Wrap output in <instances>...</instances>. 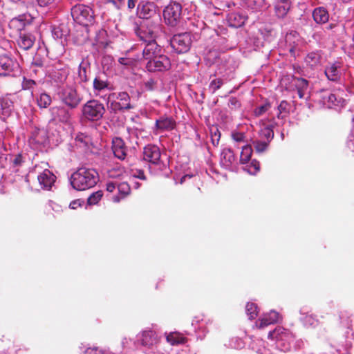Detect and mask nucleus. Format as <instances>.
I'll return each instance as SVG.
<instances>
[{
    "instance_id": "obj_44",
    "label": "nucleus",
    "mask_w": 354,
    "mask_h": 354,
    "mask_svg": "<svg viewBox=\"0 0 354 354\" xmlns=\"http://www.w3.org/2000/svg\"><path fill=\"white\" fill-rule=\"evenodd\" d=\"M271 107V104L269 102H266L262 105H260L255 108L254 110V114L257 117H259L268 111Z\"/></svg>"
},
{
    "instance_id": "obj_43",
    "label": "nucleus",
    "mask_w": 354,
    "mask_h": 354,
    "mask_svg": "<svg viewBox=\"0 0 354 354\" xmlns=\"http://www.w3.org/2000/svg\"><path fill=\"white\" fill-rule=\"evenodd\" d=\"M257 306L253 303H248L245 306V311L250 319H253L257 316Z\"/></svg>"
},
{
    "instance_id": "obj_48",
    "label": "nucleus",
    "mask_w": 354,
    "mask_h": 354,
    "mask_svg": "<svg viewBox=\"0 0 354 354\" xmlns=\"http://www.w3.org/2000/svg\"><path fill=\"white\" fill-rule=\"evenodd\" d=\"M118 189L120 194L122 195V198H124L130 193V187L126 182H122L118 185Z\"/></svg>"
},
{
    "instance_id": "obj_59",
    "label": "nucleus",
    "mask_w": 354,
    "mask_h": 354,
    "mask_svg": "<svg viewBox=\"0 0 354 354\" xmlns=\"http://www.w3.org/2000/svg\"><path fill=\"white\" fill-rule=\"evenodd\" d=\"M140 1L141 0H127V8L130 11L133 10Z\"/></svg>"
},
{
    "instance_id": "obj_5",
    "label": "nucleus",
    "mask_w": 354,
    "mask_h": 354,
    "mask_svg": "<svg viewBox=\"0 0 354 354\" xmlns=\"http://www.w3.org/2000/svg\"><path fill=\"white\" fill-rule=\"evenodd\" d=\"M105 113L104 104L96 99L87 101L82 107V118L88 122L100 121Z\"/></svg>"
},
{
    "instance_id": "obj_39",
    "label": "nucleus",
    "mask_w": 354,
    "mask_h": 354,
    "mask_svg": "<svg viewBox=\"0 0 354 354\" xmlns=\"http://www.w3.org/2000/svg\"><path fill=\"white\" fill-rule=\"evenodd\" d=\"M321 55L317 52H311L307 55L305 62L311 67L318 65L320 62Z\"/></svg>"
},
{
    "instance_id": "obj_34",
    "label": "nucleus",
    "mask_w": 354,
    "mask_h": 354,
    "mask_svg": "<svg viewBox=\"0 0 354 354\" xmlns=\"http://www.w3.org/2000/svg\"><path fill=\"white\" fill-rule=\"evenodd\" d=\"M46 61L47 58L45 55V52L40 49L37 50L33 57L31 64L32 67L43 68L45 66Z\"/></svg>"
},
{
    "instance_id": "obj_60",
    "label": "nucleus",
    "mask_w": 354,
    "mask_h": 354,
    "mask_svg": "<svg viewBox=\"0 0 354 354\" xmlns=\"http://www.w3.org/2000/svg\"><path fill=\"white\" fill-rule=\"evenodd\" d=\"M108 1L112 3L118 9H120L125 4V0H108Z\"/></svg>"
},
{
    "instance_id": "obj_13",
    "label": "nucleus",
    "mask_w": 354,
    "mask_h": 354,
    "mask_svg": "<svg viewBox=\"0 0 354 354\" xmlns=\"http://www.w3.org/2000/svg\"><path fill=\"white\" fill-rule=\"evenodd\" d=\"M146 68L149 72H163L169 70L171 62L167 55L162 53L146 64Z\"/></svg>"
},
{
    "instance_id": "obj_41",
    "label": "nucleus",
    "mask_w": 354,
    "mask_h": 354,
    "mask_svg": "<svg viewBox=\"0 0 354 354\" xmlns=\"http://www.w3.org/2000/svg\"><path fill=\"white\" fill-rule=\"evenodd\" d=\"M246 6L252 10H258L266 7V0H245Z\"/></svg>"
},
{
    "instance_id": "obj_8",
    "label": "nucleus",
    "mask_w": 354,
    "mask_h": 354,
    "mask_svg": "<svg viewBox=\"0 0 354 354\" xmlns=\"http://www.w3.org/2000/svg\"><path fill=\"white\" fill-rule=\"evenodd\" d=\"M136 34L140 40L146 43L142 50V57L144 59L150 62L151 59L162 53V47L158 45L156 41L161 34H157L153 37L148 35H146V37H142V35H141L140 32H136Z\"/></svg>"
},
{
    "instance_id": "obj_12",
    "label": "nucleus",
    "mask_w": 354,
    "mask_h": 354,
    "mask_svg": "<svg viewBox=\"0 0 354 354\" xmlns=\"http://www.w3.org/2000/svg\"><path fill=\"white\" fill-rule=\"evenodd\" d=\"M20 73L16 60L6 55H0V76H15Z\"/></svg>"
},
{
    "instance_id": "obj_46",
    "label": "nucleus",
    "mask_w": 354,
    "mask_h": 354,
    "mask_svg": "<svg viewBox=\"0 0 354 354\" xmlns=\"http://www.w3.org/2000/svg\"><path fill=\"white\" fill-rule=\"evenodd\" d=\"M224 84V81L221 78L214 79L211 81L209 88L212 93H214Z\"/></svg>"
},
{
    "instance_id": "obj_52",
    "label": "nucleus",
    "mask_w": 354,
    "mask_h": 354,
    "mask_svg": "<svg viewBox=\"0 0 354 354\" xmlns=\"http://www.w3.org/2000/svg\"><path fill=\"white\" fill-rule=\"evenodd\" d=\"M288 106H289V104L286 101L283 100L281 102L279 105L277 106V110H278L277 118H283V116H281V114L283 113H288Z\"/></svg>"
},
{
    "instance_id": "obj_57",
    "label": "nucleus",
    "mask_w": 354,
    "mask_h": 354,
    "mask_svg": "<svg viewBox=\"0 0 354 354\" xmlns=\"http://www.w3.org/2000/svg\"><path fill=\"white\" fill-rule=\"evenodd\" d=\"M270 324H272L271 323H270V322L268 321V319L265 317L263 316V317H262L261 319H260L258 322H257V326H258V328H263L266 326H268V325Z\"/></svg>"
},
{
    "instance_id": "obj_18",
    "label": "nucleus",
    "mask_w": 354,
    "mask_h": 354,
    "mask_svg": "<svg viewBox=\"0 0 354 354\" xmlns=\"http://www.w3.org/2000/svg\"><path fill=\"white\" fill-rule=\"evenodd\" d=\"M32 21V16L28 13H24L12 18L9 22V26L15 28L17 31H21L26 26L31 24Z\"/></svg>"
},
{
    "instance_id": "obj_6",
    "label": "nucleus",
    "mask_w": 354,
    "mask_h": 354,
    "mask_svg": "<svg viewBox=\"0 0 354 354\" xmlns=\"http://www.w3.org/2000/svg\"><path fill=\"white\" fill-rule=\"evenodd\" d=\"M268 337L274 339L277 348L283 352L290 350L291 343L294 339V336L290 330L280 326L270 331Z\"/></svg>"
},
{
    "instance_id": "obj_32",
    "label": "nucleus",
    "mask_w": 354,
    "mask_h": 354,
    "mask_svg": "<svg viewBox=\"0 0 354 354\" xmlns=\"http://www.w3.org/2000/svg\"><path fill=\"white\" fill-rule=\"evenodd\" d=\"M300 314L304 315L301 319L304 324L307 326L315 327L318 324V319L316 316L313 314H309L307 308H302L300 309Z\"/></svg>"
},
{
    "instance_id": "obj_35",
    "label": "nucleus",
    "mask_w": 354,
    "mask_h": 354,
    "mask_svg": "<svg viewBox=\"0 0 354 354\" xmlns=\"http://www.w3.org/2000/svg\"><path fill=\"white\" fill-rule=\"evenodd\" d=\"M68 72L65 69L55 70L51 75L52 80L57 84H63L67 79Z\"/></svg>"
},
{
    "instance_id": "obj_24",
    "label": "nucleus",
    "mask_w": 354,
    "mask_h": 354,
    "mask_svg": "<svg viewBox=\"0 0 354 354\" xmlns=\"http://www.w3.org/2000/svg\"><path fill=\"white\" fill-rule=\"evenodd\" d=\"M342 64L339 62H330L325 68V75L328 80L333 82H337L340 78L339 69Z\"/></svg>"
},
{
    "instance_id": "obj_22",
    "label": "nucleus",
    "mask_w": 354,
    "mask_h": 354,
    "mask_svg": "<svg viewBox=\"0 0 354 354\" xmlns=\"http://www.w3.org/2000/svg\"><path fill=\"white\" fill-rule=\"evenodd\" d=\"M138 340L144 346H152L159 342V338L156 333L152 330H146L142 331L141 335L138 337Z\"/></svg>"
},
{
    "instance_id": "obj_21",
    "label": "nucleus",
    "mask_w": 354,
    "mask_h": 354,
    "mask_svg": "<svg viewBox=\"0 0 354 354\" xmlns=\"http://www.w3.org/2000/svg\"><path fill=\"white\" fill-rule=\"evenodd\" d=\"M221 162L225 169H231L237 164V159L230 148L223 149L221 155Z\"/></svg>"
},
{
    "instance_id": "obj_15",
    "label": "nucleus",
    "mask_w": 354,
    "mask_h": 354,
    "mask_svg": "<svg viewBox=\"0 0 354 354\" xmlns=\"http://www.w3.org/2000/svg\"><path fill=\"white\" fill-rule=\"evenodd\" d=\"M51 115L50 120L53 122H59L64 124L70 122L71 113L63 106H53L50 109Z\"/></svg>"
},
{
    "instance_id": "obj_56",
    "label": "nucleus",
    "mask_w": 354,
    "mask_h": 354,
    "mask_svg": "<svg viewBox=\"0 0 354 354\" xmlns=\"http://www.w3.org/2000/svg\"><path fill=\"white\" fill-rule=\"evenodd\" d=\"M35 85V82L32 80L24 79L22 83V87L24 89H30Z\"/></svg>"
},
{
    "instance_id": "obj_45",
    "label": "nucleus",
    "mask_w": 354,
    "mask_h": 354,
    "mask_svg": "<svg viewBox=\"0 0 354 354\" xmlns=\"http://www.w3.org/2000/svg\"><path fill=\"white\" fill-rule=\"evenodd\" d=\"M102 196H103V192L101 190L93 193L88 198V203L89 205L97 204L101 200Z\"/></svg>"
},
{
    "instance_id": "obj_53",
    "label": "nucleus",
    "mask_w": 354,
    "mask_h": 354,
    "mask_svg": "<svg viewBox=\"0 0 354 354\" xmlns=\"http://www.w3.org/2000/svg\"><path fill=\"white\" fill-rule=\"evenodd\" d=\"M259 169H260L259 162L256 160H252L249 166V168L248 169V172L250 174L254 175L259 171Z\"/></svg>"
},
{
    "instance_id": "obj_38",
    "label": "nucleus",
    "mask_w": 354,
    "mask_h": 354,
    "mask_svg": "<svg viewBox=\"0 0 354 354\" xmlns=\"http://www.w3.org/2000/svg\"><path fill=\"white\" fill-rule=\"evenodd\" d=\"M323 101L325 104H327L328 107H332L333 106H339L342 102V98H337L336 95L333 93H328L327 95L323 96Z\"/></svg>"
},
{
    "instance_id": "obj_25",
    "label": "nucleus",
    "mask_w": 354,
    "mask_h": 354,
    "mask_svg": "<svg viewBox=\"0 0 354 354\" xmlns=\"http://www.w3.org/2000/svg\"><path fill=\"white\" fill-rule=\"evenodd\" d=\"M55 176L48 169H45L37 177L41 187L46 189H49L52 187L55 181Z\"/></svg>"
},
{
    "instance_id": "obj_10",
    "label": "nucleus",
    "mask_w": 354,
    "mask_h": 354,
    "mask_svg": "<svg viewBox=\"0 0 354 354\" xmlns=\"http://www.w3.org/2000/svg\"><path fill=\"white\" fill-rule=\"evenodd\" d=\"M163 16L169 26L176 27L182 19L181 4L177 1H171L164 9Z\"/></svg>"
},
{
    "instance_id": "obj_9",
    "label": "nucleus",
    "mask_w": 354,
    "mask_h": 354,
    "mask_svg": "<svg viewBox=\"0 0 354 354\" xmlns=\"http://www.w3.org/2000/svg\"><path fill=\"white\" fill-rule=\"evenodd\" d=\"M59 98L67 107L75 109L82 102L83 96L77 92L75 87L67 86L59 92Z\"/></svg>"
},
{
    "instance_id": "obj_16",
    "label": "nucleus",
    "mask_w": 354,
    "mask_h": 354,
    "mask_svg": "<svg viewBox=\"0 0 354 354\" xmlns=\"http://www.w3.org/2000/svg\"><path fill=\"white\" fill-rule=\"evenodd\" d=\"M91 73V64L88 59H83L78 66L77 82L78 84L84 86L89 82Z\"/></svg>"
},
{
    "instance_id": "obj_49",
    "label": "nucleus",
    "mask_w": 354,
    "mask_h": 354,
    "mask_svg": "<svg viewBox=\"0 0 354 354\" xmlns=\"http://www.w3.org/2000/svg\"><path fill=\"white\" fill-rule=\"evenodd\" d=\"M231 136L233 140L238 144L246 143L248 141L244 133L235 131L232 132Z\"/></svg>"
},
{
    "instance_id": "obj_31",
    "label": "nucleus",
    "mask_w": 354,
    "mask_h": 354,
    "mask_svg": "<svg viewBox=\"0 0 354 354\" xmlns=\"http://www.w3.org/2000/svg\"><path fill=\"white\" fill-rule=\"evenodd\" d=\"M246 19V17L240 12H231L227 16L229 26L234 28L243 26L245 24Z\"/></svg>"
},
{
    "instance_id": "obj_1",
    "label": "nucleus",
    "mask_w": 354,
    "mask_h": 354,
    "mask_svg": "<svg viewBox=\"0 0 354 354\" xmlns=\"http://www.w3.org/2000/svg\"><path fill=\"white\" fill-rule=\"evenodd\" d=\"M136 15L145 21L141 26L135 28V32H140L142 37L146 35L153 37L162 33L160 10L154 2L141 0L137 6Z\"/></svg>"
},
{
    "instance_id": "obj_42",
    "label": "nucleus",
    "mask_w": 354,
    "mask_h": 354,
    "mask_svg": "<svg viewBox=\"0 0 354 354\" xmlns=\"http://www.w3.org/2000/svg\"><path fill=\"white\" fill-rule=\"evenodd\" d=\"M261 138L268 142H270L274 137V131L271 126L263 127L260 132Z\"/></svg>"
},
{
    "instance_id": "obj_28",
    "label": "nucleus",
    "mask_w": 354,
    "mask_h": 354,
    "mask_svg": "<svg viewBox=\"0 0 354 354\" xmlns=\"http://www.w3.org/2000/svg\"><path fill=\"white\" fill-rule=\"evenodd\" d=\"M13 102L8 97L0 98V118L6 120L13 110Z\"/></svg>"
},
{
    "instance_id": "obj_23",
    "label": "nucleus",
    "mask_w": 354,
    "mask_h": 354,
    "mask_svg": "<svg viewBox=\"0 0 354 354\" xmlns=\"http://www.w3.org/2000/svg\"><path fill=\"white\" fill-rule=\"evenodd\" d=\"M35 41V37L30 33L20 32L17 40L18 47L23 50L30 49Z\"/></svg>"
},
{
    "instance_id": "obj_62",
    "label": "nucleus",
    "mask_w": 354,
    "mask_h": 354,
    "mask_svg": "<svg viewBox=\"0 0 354 354\" xmlns=\"http://www.w3.org/2000/svg\"><path fill=\"white\" fill-rule=\"evenodd\" d=\"M83 203V201H82L80 199L74 200L72 202H71L69 205V207L73 209H77L78 207H80Z\"/></svg>"
},
{
    "instance_id": "obj_2",
    "label": "nucleus",
    "mask_w": 354,
    "mask_h": 354,
    "mask_svg": "<svg viewBox=\"0 0 354 354\" xmlns=\"http://www.w3.org/2000/svg\"><path fill=\"white\" fill-rule=\"evenodd\" d=\"M71 15L75 22L82 26V31L86 32L80 42L93 39L96 43H102L100 37L105 34V31L94 26L95 15L91 7L84 4L75 5L71 9Z\"/></svg>"
},
{
    "instance_id": "obj_11",
    "label": "nucleus",
    "mask_w": 354,
    "mask_h": 354,
    "mask_svg": "<svg viewBox=\"0 0 354 354\" xmlns=\"http://www.w3.org/2000/svg\"><path fill=\"white\" fill-rule=\"evenodd\" d=\"M192 43V35L185 32L174 35L170 39V45L176 53H185L190 49Z\"/></svg>"
},
{
    "instance_id": "obj_36",
    "label": "nucleus",
    "mask_w": 354,
    "mask_h": 354,
    "mask_svg": "<svg viewBox=\"0 0 354 354\" xmlns=\"http://www.w3.org/2000/svg\"><path fill=\"white\" fill-rule=\"evenodd\" d=\"M166 339L171 345L183 344L186 342V338L179 333L176 332L170 333L166 337Z\"/></svg>"
},
{
    "instance_id": "obj_64",
    "label": "nucleus",
    "mask_w": 354,
    "mask_h": 354,
    "mask_svg": "<svg viewBox=\"0 0 354 354\" xmlns=\"http://www.w3.org/2000/svg\"><path fill=\"white\" fill-rule=\"evenodd\" d=\"M115 187L116 184L113 182H110L106 184V190L109 192H113L115 189Z\"/></svg>"
},
{
    "instance_id": "obj_50",
    "label": "nucleus",
    "mask_w": 354,
    "mask_h": 354,
    "mask_svg": "<svg viewBox=\"0 0 354 354\" xmlns=\"http://www.w3.org/2000/svg\"><path fill=\"white\" fill-rule=\"evenodd\" d=\"M253 144L255 150L259 153H261L267 149L269 142H266V140H256L253 142Z\"/></svg>"
},
{
    "instance_id": "obj_47",
    "label": "nucleus",
    "mask_w": 354,
    "mask_h": 354,
    "mask_svg": "<svg viewBox=\"0 0 354 354\" xmlns=\"http://www.w3.org/2000/svg\"><path fill=\"white\" fill-rule=\"evenodd\" d=\"M145 89L149 91H153L158 88V82L153 78H149L144 82Z\"/></svg>"
},
{
    "instance_id": "obj_51",
    "label": "nucleus",
    "mask_w": 354,
    "mask_h": 354,
    "mask_svg": "<svg viewBox=\"0 0 354 354\" xmlns=\"http://www.w3.org/2000/svg\"><path fill=\"white\" fill-rule=\"evenodd\" d=\"M210 133L212 144L214 146L218 145L221 138V133L219 130L216 127H214L211 129Z\"/></svg>"
},
{
    "instance_id": "obj_29",
    "label": "nucleus",
    "mask_w": 354,
    "mask_h": 354,
    "mask_svg": "<svg viewBox=\"0 0 354 354\" xmlns=\"http://www.w3.org/2000/svg\"><path fill=\"white\" fill-rule=\"evenodd\" d=\"M291 6L290 0H275L274 10L277 16L283 18L289 11Z\"/></svg>"
},
{
    "instance_id": "obj_7",
    "label": "nucleus",
    "mask_w": 354,
    "mask_h": 354,
    "mask_svg": "<svg viewBox=\"0 0 354 354\" xmlns=\"http://www.w3.org/2000/svg\"><path fill=\"white\" fill-rule=\"evenodd\" d=\"M113 89L114 86L106 73L100 72L95 75L93 81V92L96 97L106 100L109 94L106 92L112 93Z\"/></svg>"
},
{
    "instance_id": "obj_20",
    "label": "nucleus",
    "mask_w": 354,
    "mask_h": 354,
    "mask_svg": "<svg viewBox=\"0 0 354 354\" xmlns=\"http://www.w3.org/2000/svg\"><path fill=\"white\" fill-rule=\"evenodd\" d=\"M176 122L172 117L162 115L156 120V129L161 132L169 131L175 129Z\"/></svg>"
},
{
    "instance_id": "obj_3",
    "label": "nucleus",
    "mask_w": 354,
    "mask_h": 354,
    "mask_svg": "<svg viewBox=\"0 0 354 354\" xmlns=\"http://www.w3.org/2000/svg\"><path fill=\"white\" fill-rule=\"evenodd\" d=\"M99 178L97 171L82 167L74 172L71 178L72 187L77 190H85L94 187Z\"/></svg>"
},
{
    "instance_id": "obj_4",
    "label": "nucleus",
    "mask_w": 354,
    "mask_h": 354,
    "mask_svg": "<svg viewBox=\"0 0 354 354\" xmlns=\"http://www.w3.org/2000/svg\"><path fill=\"white\" fill-rule=\"evenodd\" d=\"M106 101L108 109L113 113L124 112L134 108L129 93L125 91L109 93Z\"/></svg>"
},
{
    "instance_id": "obj_54",
    "label": "nucleus",
    "mask_w": 354,
    "mask_h": 354,
    "mask_svg": "<svg viewBox=\"0 0 354 354\" xmlns=\"http://www.w3.org/2000/svg\"><path fill=\"white\" fill-rule=\"evenodd\" d=\"M271 324L276 323L279 318V315L277 312L271 310L269 313L264 315Z\"/></svg>"
},
{
    "instance_id": "obj_30",
    "label": "nucleus",
    "mask_w": 354,
    "mask_h": 354,
    "mask_svg": "<svg viewBox=\"0 0 354 354\" xmlns=\"http://www.w3.org/2000/svg\"><path fill=\"white\" fill-rule=\"evenodd\" d=\"M314 21L319 24H324L328 22L329 14L328 10L324 7H317L313 12Z\"/></svg>"
},
{
    "instance_id": "obj_17",
    "label": "nucleus",
    "mask_w": 354,
    "mask_h": 354,
    "mask_svg": "<svg viewBox=\"0 0 354 354\" xmlns=\"http://www.w3.org/2000/svg\"><path fill=\"white\" fill-rule=\"evenodd\" d=\"M299 38L298 35L295 32L288 33L286 36V46L287 50L289 51L290 55L296 57L300 52Z\"/></svg>"
},
{
    "instance_id": "obj_37",
    "label": "nucleus",
    "mask_w": 354,
    "mask_h": 354,
    "mask_svg": "<svg viewBox=\"0 0 354 354\" xmlns=\"http://www.w3.org/2000/svg\"><path fill=\"white\" fill-rule=\"evenodd\" d=\"M252 153V149L251 145H245L242 147V151L241 152L239 162L240 164L247 163L251 158Z\"/></svg>"
},
{
    "instance_id": "obj_26",
    "label": "nucleus",
    "mask_w": 354,
    "mask_h": 354,
    "mask_svg": "<svg viewBox=\"0 0 354 354\" xmlns=\"http://www.w3.org/2000/svg\"><path fill=\"white\" fill-rule=\"evenodd\" d=\"M69 35V30L64 24L53 26L52 28V35L54 39L59 40L60 44L64 45L67 37Z\"/></svg>"
},
{
    "instance_id": "obj_33",
    "label": "nucleus",
    "mask_w": 354,
    "mask_h": 354,
    "mask_svg": "<svg viewBox=\"0 0 354 354\" xmlns=\"http://www.w3.org/2000/svg\"><path fill=\"white\" fill-rule=\"evenodd\" d=\"M31 139L37 144L44 145L47 140L46 131L44 129H35L31 133Z\"/></svg>"
},
{
    "instance_id": "obj_19",
    "label": "nucleus",
    "mask_w": 354,
    "mask_h": 354,
    "mask_svg": "<svg viewBox=\"0 0 354 354\" xmlns=\"http://www.w3.org/2000/svg\"><path fill=\"white\" fill-rule=\"evenodd\" d=\"M112 151L114 156L123 160L125 159L127 154V147L124 140L119 137H115L112 140Z\"/></svg>"
},
{
    "instance_id": "obj_61",
    "label": "nucleus",
    "mask_w": 354,
    "mask_h": 354,
    "mask_svg": "<svg viewBox=\"0 0 354 354\" xmlns=\"http://www.w3.org/2000/svg\"><path fill=\"white\" fill-rule=\"evenodd\" d=\"M85 354H104V353L97 348H88L85 351Z\"/></svg>"
},
{
    "instance_id": "obj_27",
    "label": "nucleus",
    "mask_w": 354,
    "mask_h": 354,
    "mask_svg": "<svg viewBox=\"0 0 354 354\" xmlns=\"http://www.w3.org/2000/svg\"><path fill=\"white\" fill-rule=\"evenodd\" d=\"M295 81V85L296 86L299 97L306 98L308 94L309 82L307 80L301 77H293Z\"/></svg>"
},
{
    "instance_id": "obj_14",
    "label": "nucleus",
    "mask_w": 354,
    "mask_h": 354,
    "mask_svg": "<svg viewBox=\"0 0 354 354\" xmlns=\"http://www.w3.org/2000/svg\"><path fill=\"white\" fill-rule=\"evenodd\" d=\"M161 152L159 147L155 145H147L143 149V160L153 165L160 162Z\"/></svg>"
},
{
    "instance_id": "obj_63",
    "label": "nucleus",
    "mask_w": 354,
    "mask_h": 354,
    "mask_svg": "<svg viewBox=\"0 0 354 354\" xmlns=\"http://www.w3.org/2000/svg\"><path fill=\"white\" fill-rule=\"evenodd\" d=\"M133 177L143 180L147 179L144 171L141 169L136 170V172L133 174Z\"/></svg>"
},
{
    "instance_id": "obj_58",
    "label": "nucleus",
    "mask_w": 354,
    "mask_h": 354,
    "mask_svg": "<svg viewBox=\"0 0 354 354\" xmlns=\"http://www.w3.org/2000/svg\"><path fill=\"white\" fill-rule=\"evenodd\" d=\"M12 162L15 167L20 166L24 162L22 156L21 154L15 156Z\"/></svg>"
},
{
    "instance_id": "obj_40",
    "label": "nucleus",
    "mask_w": 354,
    "mask_h": 354,
    "mask_svg": "<svg viewBox=\"0 0 354 354\" xmlns=\"http://www.w3.org/2000/svg\"><path fill=\"white\" fill-rule=\"evenodd\" d=\"M37 102L40 108H47L51 104L52 99L48 94L42 93L37 98Z\"/></svg>"
},
{
    "instance_id": "obj_55",
    "label": "nucleus",
    "mask_w": 354,
    "mask_h": 354,
    "mask_svg": "<svg viewBox=\"0 0 354 354\" xmlns=\"http://www.w3.org/2000/svg\"><path fill=\"white\" fill-rule=\"evenodd\" d=\"M228 106L231 109H238V108H239L241 106V102H239V100L236 97H231L229 99Z\"/></svg>"
}]
</instances>
